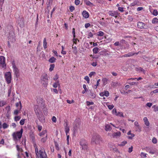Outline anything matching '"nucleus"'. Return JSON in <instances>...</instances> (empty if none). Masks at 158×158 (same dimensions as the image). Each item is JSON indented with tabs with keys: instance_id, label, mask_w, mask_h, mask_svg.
<instances>
[{
	"instance_id": "7c9ffc66",
	"label": "nucleus",
	"mask_w": 158,
	"mask_h": 158,
	"mask_svg": "<svg viewBox=\"0 0 158 158\" xmlns=\"http://www.w3.org/2000/svg\"><path fill=\"white\" fill-rule=\"evenodd\" d=\"M99 49L97 47L94 48L93 49V51L94 53H97L99 52Z\"/></svg>"
},
{
	"instance_id": "4be33fe9",
	"label": "nucleus",
	"mask_w": 158,
	"mask_h": 158,
	"mask_svg": "<svg viewBox=\"0 0 158 158\" xmlns=\"http://www.w3.org/2000/svg\"><path fill=\"white\" fill-rule=\"evenodd\" d=\"M6 104V101L0 100V107H2L5 105Z\"/></svg>"
},
{
	"instance_id": "de8ad7c7",
	"label": "nucleus",
	"mask_w": 158,
	"mask_h": 158,
	"mask_svg": "<svg viewBox=\"0 0 158 158\" xmlns=\"http://www.w3.org/2000/svg\"><path fill=\"white\" fill-rule=\"evenodd\" d=\"M95 74V72H91L89 74V76L90 77H91L92 76Z\"/></svg>"
},
{
	"instance_id": "a19ab883",
	"label": "nucleus",
	"mask_w": 158,
	"mask_h": 158,
	"mask_svg": "<svg viewBox=\"0 0 158 158\" xmlns=\"http://www.w3.org/2000/svg\"><path fill=\"white\" fill-rule=\"evenodd\" d=\"M84 79L87 81L88 83H89V78L88 76H86L84 77Z\"/></svg>"
},
{
	"instance_id": "3c124183",
	"label": "nucleus",
	"mask_w": 158,
	"mask_h": 158,
	"mask_svg": "<svg viewBox=\"0 0 158 158\" xmlns=\"http://www.w3.org/2000/svg\"><path fill=\"white\" fill-rule=\"evenodd\" d=\"M75 9V8L73 6H71L69 7V10L71 12H73Z\"/></svg>"
},
{
	"instance_id": "dca6fc26",
	"label": "nucleus",
	"mask_w": 158,
	"mask_h": 158,
	"mask_svg": "<svg viewBox=\"0 0 158 158\" xmlns=\"http://www.w3.org/2000/svg\"><path fill=\"white\" fill-rule=\"evenodd\" d=\"M139 2L138 0H135L134 1V2L132 3H131L130 4V6H134L135 5H137L138 6V4H139Z\"/></svg>"
},
{
	"instance_id": "c03bdc74",
	"label": "nucleus",
	"mask_w": 158,
	"mask_h": 158,
	"mask_svg": "<svg viewBox=\"0 0 158 158\" xmlns=\"http://www.w3.org/2000/svg\"><path fill=\"white\" fill-rule=\"evenodd\" d=\"M25 119H21L19 122L20 124L21 125H23L24 124Z\"/></svg>"
},
{
	"instance_id": "a18cd8bd",
	"label": "nucleus",
	"mask_w": 158,
	"mask_h": 158,
	"mask_svg": "<svg viewBox=\"0 0 158 158\" xmlns=\"http://www.w3.org/2000/svg\"><path fill=\"white\" fill-rule=\"evenodd\" d=\"M126 143H127V142L126 141H124L122 142L121 143L119 144V145L121 146H124Z\"/></svg>"
},
{
	"instance_id": "c9c22d12",
	"label": "nucleus",
	"mask_w": 158,
	"mask_h": 158,
	"mask_svg": "<svg viewBox=\"0 0 158 158\" xmlns=\"http://www.w3.org/2000/svg\"><path fill=\"white\" fill-rule=\"evenodd\" d=\"M21 118V117L19 116H15L14 118V120L15 121H19Z\"/></svg>"
},
{
	"instance_id": "49530a36",
	"label": "nucleus",
	"mask_w": 158,
	"mask_h": 158,
	"mask_svg": "<svg viewBox=\"0 0 158 158\" xmlns=\"http://www.w3.org/2000/svg\"><path fill=\"white\" fill-rule=\"evenodd\" d=\"M104 96L107 97L109 96V93L108 91H106L104 92Z\"/></svg>"
},
{
	"instance_id": "c756f323",
	"label": "nucleus",
	"mask_w": 158,
	"mask_h": 158,
	"mask_svg": "<svg viewBox=\"0 0 158 158\" xmlns=\"http://www.w3.org/2000/svg\"><path fill=\"white\" fill-rule=\"evenodd\" d=\"M152 108L154 109V112H157L158 111V106L157 105H154L152 106Z\"/></svg>"
},
{
	"instance_id": "4d7b16f0",
	"label": "nucleus",
	"mask_w": 158,
	"mask_h": 158,
	"mask_svg": "<svg viewBox=\"0 0 158 158\" xmlns=\"http://www.w3.org/2000/svg\"><path fill=\"white\" fill-rule=\"evenodd\" d=\"M52 121L54 122V123H56V117L54 116H53L52 118Z\"/></svg>"
},
{
	"instance_id": "79ce46f5",
	"label": "nucleus",
	"mask_w": 158,
	"mask_h": 158,
	"mask_svg": "<svg viewBox=\"0 0 158 158\" xmlns=\"http://www.w3.org/2000/svg\"><path fill=\"white\" fill-rule=\"evenodd\" d=\"M86 103L87 105L88 106H89L90 105H93L94 104V103L93 102H89L88 101H87L86 102Z\"/></svg>"
},
{
	"instance_id": "cd10ccee",
	"label": "nucleus",
	"mask_w": 158,
	"mask_h": 158,
	"mask_svg": "<svg viewBox=\"0 0 158 158\" xmlns=\"http://www.w3.org/2000/svg\"><path fill=\"white\" fill-rule=\"evenodd\" d=\"M140 155L142 158H146L147 157V154L143 152H141Z\"/></svg>"
},
{
	"instance_id": "58836bf2",
	"label": "nucleus",
	"mask_w": 158,
	"mask_h": 158,
	"mask_svg": "<svg viewBox=\"0 0 158 158\" xmlns=\"http://www.w3.org/2000/svg\"><path fill=\"white\" fill-rule=\"evenodd\" d=\"M102 81H103L104 84L105 85H106L108 81V79L106 78H103L102 79Z\"/></svg>"
},
{
	"instance_id": "423d86ee",
	"label": "nucleus",
	"mask_w": 158,
	"mask_h": 158,
	"mask_svg": "<svg viewBox=\"0 0 158 158\" xmlns=\"http://www.w3.org/2000/svg\"><path fill=\"white\" fill-rule=\"evenodd\" d=\"M15 35L13 31H10L8 36V41L11 43H14L15 41Z\"/></svg>"
},
{
	"instance_id": "ddd939ff",
	"label": "nucleus",
	"mask_w": 158,
	"mask_h": 158,
	"mask_svg": "<svg viewBox=\"0 0 158 158\" xmlns=\"http://www.w3.org/2000/svg\"><path fill=\"white\" fill-rule=\"evenodd\" d=\"M82 15L84 17L87 18L89 17V13L86 10H84L82 12Z\"/></svg>"
},
{
	"instance_id": "e2e57ef3",
	"label": "nucleus",
	"mask_w": 158,
	"mask_h": 158,
	"mask_svg": "<svg viewBox=\"0 0 158 158\" xmlns=\"http://www.w3.org/2000/svg\"><path fill=\"white\" fill-rule=\"evenodd\" d=\"M133 151V147L131 146V147L129 148L128 149V152L129 153Z\"/></svg>"
},
{
	"instance_id": "e433bc0d",
	"label": "nucleus",
	"mask_w": 158,
	"mask_h": 158,
	"mask_svg": "<svg viewBox=\"0 0 158 158\" xmlns=\"http://www.w3.org/2000/svg\"><path fill=\"white\" fill-rule=\"evenodd\" d=\"M55 66L54 64H52L50 65V68L49 69V70L50 71H52L53 70Z\"/></svg>"
},
{
	"instance_id": "20e7f679",
	"label": "nucleus",
	"mask_w": 158,
	"mask_h": 158,
	"mask_svg": "<svg viewBox=\"0 0 158 158\" xmlns=\"http://www.w3.org/2000/svg\"><path fill=\"white\" fill-rule=\"evenodd\" d=\"M40 80L41 83L44 87H46L48 84V78L47 74H43L41 77Z\"/></svg>"
},
{
	"instance_id": "338daca9",
	"label": "nucleus",
	"mask_w": 158,
	"mask_h": 158,
	"mask_svg": "<svg viewBox=\"0 0 158 158\" xmlns=\"http://www.w3.org/2000/svg\"><path fill=\"white\" fill-rule=\"evenodd\" d=\"M75 3L76 5H78L80 3V1L79 0H75Z\"/></svg>"
},
{
	"instance_id": "37998d69",
	"label": "nucleus",
	"mask_w": 158,
	"mask_h": 158,
	"mask_svg": "<svg viewBox=\"0 0 158 158\" xmlns=\"http://www.w3.org/2000/svg\"><path fill=\"white\" fill-rule=\"evenodd\" d=\"M152 14L154 16H157L158 14V11L156 10H154L153 11Z\"/></svg>"
},
{
	"instance_id": "f3484780",
	"label": "nucleus",
	"mask_w": 158,
	"mask_h": 158,
	"mask_svg": "<svg viewBox=\"0 0 158 158\" xmlns=\"http://www.w3.org/2000/svg\"><path fill=\"white\" fill-rule=\"evenodd\" d=\"M65 131L66 133V135L69 132V127L68 126V123H66V126L65 127Z\"/></svg>"
},
{
	"instance_id": "6e6552de",
	"label": "nucleus",
	"mask_w": 158,
	"mask_h": 158,
	"mask_svg": "<svg viewBox=\"0 0 158 158\" xmlns=\"http://www.w3.org/2000/svg\"><path fill=\"white\" fill-rule=\"evenodd\" d=\"M40 158H48L47 154L44 148H41L39 150V154L38 155Z\"/></svg>"
},
{
	"instance_id": "a878e982",
	"label": "nucleus",
	"mask_w": 158,
	"mask_h": 158,
	"mask_svg": "<svg viewBox=\"0 0 158 158\" xmlns=\"http://www.w3.org/2000/svg\"><path fill=\"white\" fill-rule=\"evenodd\" d=\"M56 59L54 57H52L49 60V61L51 63H53L55 62Z\"/></svg>"
},
{
	"instance_id": "412c9836",
	"label": "nucleus",
	"mask_w": 158,
	"mask_h": 158,
	"mask_svg": "<svg viewBox=\"0 0 158 158\" xmlns=\"http://www.w3.org/2000/svg\"><path fill=\"white\" fill-rule=\"evenodd\" d=\"M47 42L46 39V38H45L43 40V46L44 49H45L47 48Z\"/></svg>"
},
{
	"instance_id": "5fc2aeb1",
	"label": "nucleus",
	"mask_w": 158,
	"mask_h": 158,
	"mask_svg": "<svg viewBox=\"0 0 158 158\" xmlns=\"http://www.w3.org/2000/svg\"><path fill=\"white\" fill-rule=\"evenodd\" d=\"M72 33L73 35V38H75V32L74 28L72 29Z\"/></svg>"
},
{
	"instance_id": "6ab92c4d",
	"label": "nucleus",
	"mask_w": 158,
	"mask_h": 158,
	"mask_svg": "<svg viewBox=\"0 0 158 158\" xmlns=\"http://www.w3.org/2000/svg\"><path fill=\"white\" fill-rule=\"evenodd\" d=\"M121 135V132L120 131L114 132L112 134V136L114 137H117V136H120Z\"/></svg>"
},
{
	"instance_id": "ea45409f",
	"label": "nucleus",
	"mask_w": 158,
	"mask_h": 158,
	"mask_svg": "<svg viewBox=\"0 0 158 158\" xmlns=\"http://www.w3.org/2000/svg\"><path fill=\"white\" fill-rule=\"evenodd\" d=\"M152 142L153 143L156 144L157 143V139L155 137H154L152 139Z\"/></svg>"
},
{
	"instance_id": "680f3d73",
	"label": "nucleus",
	"mask_w": 158,
	"mask_h": 158,
	"mask_svg": "<svg viewBox=\"0 0 158 158\" xmlns=\"http://www.w3.org/2000/svg\"><path fill=\"white\" fill-rule=\"evenodd\" d=\"M118 10L121 12H123L124 11L123 8L122 7H118Z\"/></svg>"
},
{
	"instance_id": "7ed1b4c3",
	"label": "nucleus",
	"mask_w": 158,
	"mask_h": 158,
	"mask_svg": "<svg viewBox=\"0 0 158 158\" xmlns=\"http://www.w3.org/2000/svg\"><path fill=\"white\" fill-rule=\"evenodd\" d=\"M36 106L35 109V111L41 123H44L45 122L44 117L42 113L40 110L38 111L37 109H36Z\"/></svg>"
},
{
	"instance_id": "0eeeda50",
	"label": "nucleus",
	"mask_w": 158,
	"mask_h": 158,
	"mask_svg": "<svg viewBox=\"0 0 158 158\" xmlns=\"http://www.w3.org/2000/svg\"><path fill=\"white\" fill-rule=\"evenodd\" d=\"M0 64L2 68L6 69V58L3 56H0Z\"/></svg>"
},
{
	"instance_id": "f03ea898",
	"label": "nucleus",
	"mask_w": 158,
	"mask_h": 158,
	"mask_svg": "<svg viewBox=\"0 0 158 158\" xmlns=\"http://www.w3.org/2000/svg\"><path fill=\"white\" fill-rule=\"evenodd\" d=\"M23 132V129H21L19 131L14 132L12 135L13 139L16 141L21 138Z\"/></svg>"
},
{
	"instance_id": "2f4dec72",
	"label": "nucleus",
	"mask_w": 158,
	"mask_h": 158,
	"mask_svg": "<svg viewBox=\"0 0 158 158\" xmlns=\"http://www.w3.org/2000/svg\"><path fill=\"white\" fill-rule=\"evenodd\" d=\"M54 144L55 146L56 149L57 150H59L60 149L59 148V147L58 144L57 143V142L55 141H54Z\"/></svg>"
},
{
	"instance_id": "5701e85b",
	"label": "nucleus",
	"mask_w": 158,
	"mask_h": 158,
	"mask_svg": "<svg viewBox=\"0 0 158 158\" xmlns=\"http://www.w3.org/2000/svg\"><path fill=\"white\" fill-rule=\"evenodd\" d=\"M134 125L136 127H137V128H137L138 129H139V131H141V128L139 126L138 122H135L134 123Z\"/></svg>"
},
{
	"instance_id": "9d476101",
	"label": "nucleus",
	"mask_w": 158,
	"mask_h": 158,
	"mask_svg": "<svg viewBox=\"0 0 158 158\" xmlns=\"http://www.w3.org/2000/svg\"><path fill=\"white\" fill-rule=\"evenodd\" d=\"M139 52H138L137 53H135L133 52H129L127 54L124 55L123 56H124V57H131L135 55V54L136 55L138 54Z\"/></svg>"
},
{
	"instance_id": "c85d7f7f",
	"label": "nucleus",
	"mask_w": 158,
	"mask_h": 158,
	"mask_svg": "<svg viewBox=\"0 0 158 158\" xmlns=\"http://www.w3.org/2000/svg\"><path fill=\"white\" fill-rule=\"evenodd\" d=\"M47 136H48L47 134H46V136L45 137L42 138L41 139V142H43V143L45 142L48 139Z\"/></svg>"
},
{
	"instance_id": "f8f14e48",
	"label": "nucleus",
	"mask_w": 158,
	"mask_h": 158,
	"mask_svg": "<svg viewBox=\"0 0 158 158\" xmlns=\"http://www.w3.org/2000/svg\"><path fill=\"white\" fill-rule=\"evenodd\" d=\"M80 144L82 148L84 150H86L88 148L87 144L82 143L81 141H80L79 143Z\"/></svg>"
},
{
	"instance_id": "1a4fd4ad",
	"label": "nucleus",
	"mask_w": 158,
	"mask_h": 158,
	"mask_svg": "<svg viewBox=\"0 0 158 158\" xmlns=\"http://www.w3.org/2000/svg\"><path fill=\"white\" fill-rule=\"evenodd\" d=\"M108 13L109 15L114 17L115 18H117L118 15V13L116 11L110 10Z\"/></svg>"
},
{
	"instance_id": "4468645a",
	"label": "nucleus",
	"mask_w": 158,
	"mask_h": 158,
	"mask_svg": "<svg viewBox=\"0 0 158 158\" xmlns=\"http://www.w3.org/2000/svg\"><path fill=\"white\" fill-rule=\"evenodd\" d=\"M144 26V24L142 22H139L137 23V27L138 28L140 29L143 28Z\"/></svg>"
},
{
	"instance_id": "774afa93",
	"label": "nucleus",
	"mask_w": 158,
	"mask_h": 158,
	"mask_svg": "<svg viewBox=\"0 0 158 158\" xmlns=\"http://www.w3.org/2000/svg\"><path fill=\"white\" fill-rule=\"evenodd\" d=\"M77 39H76L75 38H73V44H77Z\"/></svg>"
},
{
	"instance_id": "13d9d810",
	"label": "nucleus",
	"mask_w": 158,
	"mask_h": 158,
	"mask_svg": "<svg viewBox=\"0 0 158 158\" xmlns=\"http://www.w3.org/2000/svg\"><path fill=\"white\" fill-rule=\"evenodd\" d=\"M108 108L110 110L112 109L114 107V106L113 105H109L108 106Z\"/></svg>"
},
{
	"instance_id": "a211bd4d",
	"label": "nucleus",
	"mask_w": 158,
	"mask_h": 158,
	"mask_svg": "<svg viewBox=\"0 0 158 158\" xmlns=\"http://www.w3.org/2000/svg\"><path fill=\"white\" fill-rule=\"evenodd\" d=\"M53 86L54 88H56L58 87L59 88L60 87V85L59 81H57L56 82H55L53 84Z\"/></svg>"
},
{
	"instance_id": "603ef678",
	"label": "nucleus",
	"mask_w": 158,
	"mask_h": 158,
	"mask_svg": "<svg viewBox=\"0 0 158 158\" xmlns=\"http://www.w3.org/2000/svg\"><path fill=\"white\" fill-rule=\"evenodd\" d=\"M19 105L20 106V110L21 109V107H22V105H21V102H20L19 103L18 102L16 104V106L17 107H18V106H19Z\"/></svg>"
},
{
	"instance_id": "09e8293b",
	"label": "nucleus",
	"mask_w": 158,
	"mask_h": 158,
	"mask_svg": "<svg viewBox=\"0 0 158 158\" xmlns=\"http://www.w3.org/2000/svg\"><path fill=\"white\" fill-rule=\"evenodd\" d=\"M134 136L135 135L134 134H132L131 136H128L127 137V138L129 139H132Z\"/></svg>"
},
{
	"instance_id": "9b49d317",
	"label": "nucleus",
	"mask_w": 158,
	"mask_h": 158,
	"mask_svg": "<svg viewBox=\"0 0 158 158\" xmlns=\"http://www.w3.org/2000/svg\"><path fill=\"white\" fill-rule=\"evenodd\" d=\"M37 102L38 106H37V108H38V106H41L42 105L43 103V99L42 98H38L37 99Z\"/></svg>"
},
{
	"instance_id": "473e14b6",
	"label": "nucleus",
	"mask_w": 158,
	"mask_h": 158,
	"mask_svg": "<svg viewBox=\"0 0 158 158\" xmlns=\"http://www.w3.org/2000/svg\"><path fill=\"white\" fill-rule=\"evenodd\" d=\"M2 126V128L4 129H6L9 127V125L6 123H3Z\"/></svg>"
},
{
	"instance_id": "393cba45",
	"label": "nucleus",
	"mask_w": 158,
	"mask_h": 158,
	"mask_svg": "<svg viewBox=\"0 0 158 158\" xmlns=\"http://www.w3.org/2000/svg\"><path fill=\"white\" fill-rule=\"evenodd\" d=\"M13 71L16 77H17V76L18 75L19 73V70L17 68L14 69H13Z\"/></svg>"
},
{
	"instance_id": "8fccbe9b",
	"label": "nucleus",
	"mask_w": 158,
	"mask_h": 158,
	"mask_svg": "<svg viewBox=\"0 0 158 158\" xmlns=\"http://www.w3.org/2000/svg\"><path fill=\"white\" fill-rule=\"evenodd\" d=\"M35 152L36 155L38 156L39 154V152L38 149L37 148H35Z\"/></svg>"
},
{
	"instance_id": "4c0bfd02",
	"label": "nucleus",
	"mask_w": 158,
	"mask_h": 158,
	"mask_svg": "<svg viewBox=\"0 0 158 158\" xmlns=\"http://www.w3.org/2000/svg\"><path fill=\"white\" fill-rule=\"evenodd\" d=\"M86 4L87 6H93L94 5V4L91 2L89 1H87Z\"/></svg>"
},
{
	"instance_id": "69168bd1",
	"label": "nucleus",
	"mask_w": 158,
	"mask_h": 158,
	"mask_svg": "<svg viewBox=\"0 0 158 158\" xmlns=\"http://www.w3.org/2000/svg\"><path fill=\"white\" fill-rule=\"evenodd\" d=\"M37 127L38 128V130L39 131H40L41 130L42 128V126H41L40 125H38L37 126Z\"/></svg>"
},
{
	"instance_id": "bb28decb",
	"label": "nucleus",
	"mask_w": 158,
	"mask_h": 158,
	"mask_svg": "<svg viewBox=\"0 0 158 158\" xmlns=\"http://www.w3.org/2000/svg\"><path fill=\"white\" fill-rule=\"evenodd\" d=\"M116 115L121 117H124L123 112L119 111L117 112L116 114Z\"/></svg>"
},
{
	"instance_id": "f704fd0d",
	"label": "nucleus",
	"mask_w": 158,
	"mask_h": 158,
	"mask_svg": "<svg viewBox=\"0 0 158 158\" xmlns=\"http://www.w3.org/2000/svg\"><path fill=\"white\" fill-rule=\"evenodd\" d=\"M104 33L101 31H99L97 33V35L99 36H103L104 35Z\"/></svg>"
},
{
	"instance_id": "2eb2a0df",
	"label": "nucleus",
	"mask_w": 158,
	"mask_h": 158,
	"mask_svg": "<svg viewBox=\"0 0 158 158\" xmlns=\"http://www.w3.org/2000/svg\"><path fill=\"white\" fill-rule=\"evenodd\" d=\"M143 120L145 124L147 126H149L150 125V123L148 120V118L146 117H145L143 118Z\"/></svg>"
},
{
	"instance_id": "aec40b11",
	"label": "nucleus",
	"mask_w": 158,
	"mask_h": 158,
	"mask_svg": "<svg viewBox=\"0 0 158 158\" xmlns=\"http://www.w3.org/2000/svg\"><path fill=\"white\" fill-rule=\"evenodd\" d=\"M72 48L73 49V52L75 55H77V47L76 46H73V45Z\"/></svg>"
},
{
	"instance_id": "bf43d9fd",
	"label": "nucleus",
	"mask_w": 158,
	"mask_h": 158,
	"mask_svg": "<svg viewBox=\"0 0 158 158\" xmlns=\"http://www.w3.org/2000/svg\"><path fill=\"white\" fill-rule=\"evenodd\" d=\"M152 105V104L151 103H147L146 104V106L150 107Z\"/></svg>"
},
{
	"instance_id": "864d4df0",
	"label": "nucleus",
	"mask_w": 158,
	"mask_h": 158,
	"mask_svg": "<svg viewBox=\"0 0 158 158\" xmlns=\"http://www.w3.org/2000/svg\"><path fill=\"white\" fill-rule=\"evenodd\" d=\"M19 110H15L14 112V114L15 115H17L19 113Z\"/></svg>"
},
{
	"instance_id": "72a5a7b5",
	"label": "nucleus",
	"mask_w": 158,
	"mask_h": 158,
	"mask_svg": "<svg viewBox=\"0 0 158 158\" xmlns=\"http://www.w3.org/2000/svg\"><path fill=\"white\" fill-rule=\"evenodd\" d=\"M47 131L45 130L43 131L41 133L39 134V135L40 136H43V135H44L45 134H47Z\"/></svg>"
},
{
	"instance_id": "6e6d98bb",
	"label": "nucleus",
	"mask_w": 158,
	"mask_h": 158,
	"mask_svg": "<svg viewBox=\"0 0 158 158\" xmlns=\"http://www.w3.org/2000/svg\"><path fill=\"white\" fill-rule=\"evenodd\" d=\"M117 112L116 109L115 108H114L112 110V113L114 114H115V115Z\"/></svg>"
},
{
	"instance_id": "0e129e2a",
	"label": "nucleus",
	"mask_w": 158,
	"mask_h": 158,
	"mask_svg": "<svg viewBox=\"0 0 158 158\" xmlns=\"http://www.w3.org/2000/svg\"><path fill=\"white\" fill-rule=\"evenodd\" d=\"M85 27L86 28H87L89 27L90 26V24L89 23H86L85 24Z\"/></svg>"
},
{
	"instance_id": "39448f33",
	"label": "nucleus",
	"mask_w": 158,
	"mask_h": 158,
	"mask_svg": "<svg viewBox=\"0 0 158 158\" xmlns=\"http://www.w3.org/2000/svg\"><path fill=\"white\" fill-rule=\"evenodd\" d=\"M5 78L7 83L10 84L11 82L12 77L11 73L10 72H6L5 74Z\"/></svg>"
},
{
	"instance_id": "b1692460",
	"label": "nucleus",
	"mask_w": 158,
	"mask_h": 158,
	"mask_svg": "<svg viewBox=\"0 0 158 158\" xmlns=\"http://www.w3.org/2000/svg\"><path fill=\"white\" fill-rule=\"evenodd\" d=\"M105 129L106 131H110L111 129V128L109 124H106L105 125Z\"/></svg>"
},
{
	"instance_id": "f257e3e1",
	"label": "nucleus",
	"mask_w": 158,
	"mask_h": 158,
	"mask_svg": "<svg viewBox=\"0 0 158 158\" xmlns=\"http://www.w3.org/2000/svg\"><path fill=\"white\" fill-rule=\"evenodd\" d=\"M102 141L101 136L98 134H94L91 139V143L93 144H99Z\"/></svg>"
},
{
	"instance_id": "052dcab7",
	"label": "nucleus",
	"mask_w": 158,
	"mask_h": 158,
	"mask_svg": "<svg viewBox=\"0 0 158 158\" xmlns=\"http://www.w3.org/2000/svg\"><path fill=\"white\" fill-rule=\"evenodd\" d=\"M11 92V87H10V88L8 90V97H9L10 96Z\"/></svg>"
}]
</instances>
